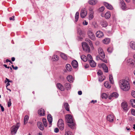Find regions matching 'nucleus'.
Masks as SVG:
<instances>
[{"label":"nucleus","mask_w":135,"mask_h":135,"mask_svg":"<svg viewBox=\"0 0 135 135\" xmlns=\"http://www.w3.org/2000/svg\"><path fill=\"white\" fill-rule=\"evenodd\" d=\"M97 102V100H92L91 101V103H93L94 104V103H96Z\"/></svg>","instance_id":"nucleus-59"},{"label":"nucleus","mask_w":135,"mask_h":135,"mask_svg":"<svg viewBox=\"0 0 135 135\" xmlns=\"http://www.w3.org/2000/svg\"><path fill=\"white\" fill-rule=\"evenodd\" d=\"M97 2V0H89L88 3L89 4L91 5H94Z\"/></svg>","instance_id":"nucleus-24"},{"label":"nucleus","mask_w":135,"mask_h":135,"mask_svg":"<svg viewBox=\"0 0 135 135\" xmlns=\"http://www.w3.org/2000/svg\"><path fill=\"white\" fill-rule=\"evenodd\" d=\"M38 114L41 116H44L45 114V111L44 109L42 108L39 109L38 111Z\"/></svg>","instance_id":"nucleus-13"},{"label":"nucleus","mask_w":135,"mask_h":135,"mask_svg":"<svg viewBox=\"0 0 135 135\" xmlns=\"http://www.w3.org/2000/svg\"><path fill=\"white\" fill-rule=\"evenodd\" d=\"M64 106L65 109L68 111H69V106L67 103H64Z\"/></svg>","instance_id":"nucleus-23"},{"label":"nucleus","mask_w":135,"mask_h":135,"mask_svg":"<svg viewBox=\"0 0 135 135\" xmlns=\"http://www.w3.org/2000/svg\"><path fill=\"white\" fill-rule=\"evenodd\" d=\"M0 106L1 108V111L2 112H3L4 111V108L3 107V106H2L0 104Z\"/></svg>","instance_id":"nucleus-56"},{"label":"nucleus","mask_w":135,"mask_h":135,"mask_svg":"<svg viewBox=\"0 0 135 135\" xmlns=\"http://www.w3.org/2000/svg\"><path fill=\"white\" fill-rule=\"evenodd\" d=\"M109 79L110 83L113 84L114 83V81L113 80V77L112 75H109Z\"/></svg>","instance_id":"nucleus-41"},{"label":"nucleus","mask_w":135,"mask_h":135,"mask_svg":"<svg viewBox=\"0 0 135 135\" xmlns=\"http://www.w3.org/2000/svg\"><path fill=\"white\" fill-rule=\"evenodd\" d=\"M87 60L88 59L89 61L92 60V58L91 55L90 54H88L87 55Z\"/></svg>","instance_id":"nucleus-42"},{"label":"nucleus","mask_w":135,"mask_h":135,"mask_svg":"<svg viewBox=\"0 0 135 135\" xmlns=\"http://www.w3.org/2000/svg\"><path fill=\"white\" fill-rule=\"evenodd\" d=\"M89 65L88 64H86L85 65L84 67L86 69L89 67Z\"/></svg>","instance_id":"nucleus-63"},{"label":"nucleus","mask_w":135,"mask_h":135,"mask_svg":"<svg viewBox=\"0 0 135 135\" xmlns=\"http://www.w3.org/2000/svg\"><path fill=\"white\" fill-rule=\"evenodd\" d=\"M130 46L131 48L135 50V42L134 41H131L130 44Z\"/></svg>","instance_id":"nucleus-28"},{"label":"nucleus","mask_w":135,"mask_h":135,"mask_svg":"<svg viewBox=\"0 0 135 135\" xmlns=\"http://www.w3.org/2000/svg\"><path fill=\"white\" fill-rule=\"evenodd\" d=\"M37 125L39 128L41 130H43L44 129V126L42 125V123L40 122H38Z\"/></svg>","instance_id":"nucleus-19"},{"label":"nucleus","mask_w":135,"mask_h":135,"mask_svg":"<svg viewBox=\"0 0 135 135\" xmlns=\"http://www.w3.org/2000/svg\"><path fill=\"white\" fill-rule=\"evenodd\" d=\"M104 85L105 87L109 88L110 87V85L109 83L108 82H105L104 83Z\"/></svg>","instance_id":"nucleus-38"},{"label":"nucleus","mask_w":135,"mask_h":135,"mask_svg":"<svg viewBox=\"0 0 135 135\" xmlns=\"http://www.w3.org/2000/svg\"><path fill=\"white\" fill-rule=\"evenodd\" d=\"M127 62L129 64L134 65V61L132 59H129L127 60Z\"/></svg>","instance_id":"nucleus-26"},{"label":"nucleus","mask_w":135,"mask_h":135,"mask_svg":"<svg viewBox=\"0 0 135 135\" xmlns=\"http://www.w3.org/2000/svg\"><path fill=\"white\" fill-rule=\"evenodd\" d=\"M102 98L106 99L107 98L108 96L105 93H103L102 94Z\"/></svg>","instance_id":"nucleus-44"},{"label":"nucleus","mask_w":135,"mask_h":135,"mask_svg":"<svg viewBox=\"0 0 135 135\" xmlns=\"http://www.w3.org/2000/svg\"><path fill=\"white\" fill-rule=\"evenodd\" d=\"M109 39H104L103 40V42L104 43L107 44L109 43Z\"/></svg>","instance_id":"nucleus-46"},{"label":"nucleus","mask_w":135,"mask_h":135,"mask_svg":"<svg viewBox=\"0 0 135 135\" xmlns=\"http://www.w3.org/2000/svg\"><path fill=\"white\" fill-rule=\"evenodd\" d=\"M110 17V13L109 12H107L105 14V17L106 19H109Z\"/></svg>","instance_id":"nucleus-32"},{"label":"nucleus","mask_w":135,"mask_h":135,"mask_svg":"<svg viewBox=\"0 0 135 135\" xmlns=\"http://www.w3.org/2000/svg\"><path fill=\"white\" fill-rule=\"evenodd\" d=\"M11 105V99H9V101L8 102V107H10Z\"/></svg>","instance_id":"nucleus-49"},{"label":"nucleus","mask_w":135,"mask_h":135,"mask_svg":"<svg viewBox=\"0 0 135 135\" xmlns=\"http://www.w3.org/2000/svg\"><path fill=\"white\" fill-rule=\"evenodd\" d=\"M87 15V12L85 8H82L80 13L81 17L82 18H83L86 16Z\"/></svg>","instance_id":"nucleus-8"},{"label":"nucleus","mask_w":135,"mask_h":135,"mask_svg":"<svg viewBox=\"0 0 135 135\" xmlns=\"http://www.w3.org/2000/svg\"><path fill=\"white\" fill-rule=\"evenodd\" d=\"M42 122L44 124V126L45 127H47V126L46 120V119L44 118L42 119Z\"/></svg>","instance_id":"nucleus-40"},{"label":"nucleus","mask_w":135,"mask_h":135,"mask_svg":"<svg viewBox=\"0 0 135 135\" xmlns=\"http://www.w3.org/2000/svg\"><path fill=\"white\" fill-rule=\"evenodd\" d=\"M120 3L121 5V8L123 10H124L126 8V4L123 0H120Z\"/></svg>","instance_id":"nucleus-11"},{"label":"nucleus","mask_w":135,"mask_h":135,"mask_svg":"<svg viewBox=\"0 0 135 135\" xmlns=\"http://www.w3.org/2000/svg\"><path fill=\"white\" fill-rule=\"evenodd\" d=\"M12 68L15 70H17V69L18 68L17 66H15V67H14L13 65H12Z\"/></svg>","instance_id":"nucleus-57"},{"label":"nucleus","mask_w":135,"mask_h":135,"mask_svg":"<svg viewBox=\"0 0 135 135\" xmlns=\"http://www.w3.org/2000/svg\"><path fill=\"white\" fill-rule=\"evenodd\" d=\"M65 120L66 122L69 123L73 122V118L72 116L70 114L66 115L65 116Z\"/></svg>","instance_id":"nucleus-4"},{"label":"nucleus","mask_w":135,"mask_h":135,"mask_svg":"<svg viewBox=\"0 0 135 135\" xmlns=\"http://www.w3.org/2000/svg\"><path fill=\"white\" fill-rule=\"evenodd\" d=\"M120 88L124 91H128L129 90L130 86L128 82L126 80L122 79L119 81Z\"/></svg>","instance_id":"nucleus-1"},{"label":"nucleus","mask_w":135,"mask_h":135,"mask_svg":"<svg viewBox=\"0 0 135 135\" xmlns=\"http://www.w3.org/2000/svg\"><path fill=\"white\" fill-rule=\"evenodd\" d=\"M3 66L5 67L6 68L9 69L10 68V67L9 66H7V65L6 64H4L3 65Z\"/></svg>","instance_id":"nucleus-64"},{"label":"nucleus","mask_w":135,"mask_h":135,"mask_svg":"<svg viewBox=\"0 0 135 135\" xmlns=\"http://www.w3.org/2000/svg\"><path fill=\"white\" fill-rule=\"evenodd\" d=\"M71 65L74 68H76L78 66V64L76 61L74 60L71 62Z\"/></svg>","instance_id":"nucleus-18"},{"label":"nucleus","mask_w":135,"mask_h":135,"mask_svg":"<svg viewBox=\"0 0 135 135\" xmlns=\"http://www.w3.org/2000/svg\"><path fill=\"white\" fill-rule=\"evenodd\" d=\"M60 56L64 60H66L67 59V55L64 53H61L60 54Z\"/></svg>","instance_id":"nucleus-30"},{"label":"nucleus","mask_w":135,"mask_h":135,"mask_svg":"<svg viewBox=\"0 0 135 135\" xmlns=\"http://www.w3.org/2000/svg\"><path fill=\"white\" fill-rule=\"evenodd\" d=\"M130 102L131 105L133 108H135V99H132L130 100Z\"/></svg>","instance_id":"nucleus-35"},{"label":"nucleus","mask_w":135,"mask_h":135,"mask_svg":"<svg viewBox=\"0 0 135 135\" xmlns=\"http://www.w3.org/2000/svg\"><path fill=\"white\" fill-rule=\"evenodd\" d=\"M121 107L123 110L125 112H127L128 110V105L126 102H123L121 104Z\"/></svg>","instance_id":"nucleus-7"},{"label":"nucleus","mask_w":135,"mask_h":135,"mask_svg":"<svg viewBox=\"0 0 135 135\" xmlns=\"http://www.w3.org/2000/svg\"><path fill=\"white\" fill-rule=\"evenodd\" d=\"M98 52L100 56L103 59H104L105 56V54L102 49L100 47L98 49Z\"/></svg>","instance_id":"nucleus-9"},{"label":"nucleus","mask_w":135,"mask_h":135,"mask_svg":"<svg viewBox=\"0 0 135 135\" xmlns=\"http://www.w3.org/2000/svg\"><path fill=\"white\" fill-rule=\"evenodd\" d=\"M101 65L105 73H108V68L106 65L104 63H102Z\"/></svg>","instance_id":"nucleus-12"},{"label":"nucleus","mask_w":135,"mask_h":135,"mask_svg":"<svg viewBox=\"0 0 135 135\" xmlns=\"http://www.w3.org/2000/svg\"><path fill=\"white\" fill-rule=\"evenodd\" d=\"M96 59H97V60H101V58H100V57L98 56H96Z\"/></svg>","instance_id":"nucleus-62"},{"label":"nucleus","mask_w":135,"mask_h":135,"mask_svg":"<svg viewBox=\"0 0 135 135\" xmlns=\"http://www.w3.org/2000/svg\"><path fill=\"white\" fill-rule=\"evenodd\" d=\"M79 15V12H77L75 14V21L76 22H77L78 20Z\"/></svg>","instance_id":"nucleus-39"},{"label":"nucleus","mask_w":135,"mask_h":135,"mask_svg":"<svg viewBox=\"0 0 135 135\" xmlns=\"http://www.w3.org/2000/svg\"><path fill=\"white\" fill-rule=\"evenodd\" d=\"M65 135H72V132L70 131H68L66 129H65Z\"/></svg>","instance_id":"nucleus-37"},{"label":"nucleus","mask_w":135,"mask_h":135,"mask_svg":"<svg viewBox=\"0 0 135 135\" xmlns=\"http://www.w3.org/2000/svg\"><path fill=\"white\" fill-rule=\"evenodd\" d=\"M81 44L83 50L86 52L89 53L90 50L88 44L85 42H82Z\"/></svg>","instance_id":"nucleus-3"},{"label":"nucleus","mask_w":135,"mask_h":135,"mask_svg":"<svg viewBox=\"0 0 135 135\" xmlns=\"http://www.w3.org/2000/svg\"><path fill=\"white\" fill-rule=\"evenodd\" d=\"M66 68L67 70L68 71H71L72 70V68L70 65L69 64H68L66 65Z\"/></svg>","instance_id":"nucleus-31"},{"label":"nucleus","mask_w":135,"mask_h":135,"mask_svg":"<svg viewBox=\"0 0 135 135\" xmlns=\"http://www.w3.org/2000/svg\"><path fill=\"white\" fill-rule=\"evenodd\" d=\"M96 35L97 37L100 38L103 36V34L102 32L99 31L96 32Z\"/></svg>","instance_id":"nucleus-17"},{"label":"nucleus","mask_w":135,"mask_h":135,"mask_svg":"<svg viewBox=\"0 0 135 135\" xmlns=\"http://www.w3.org/2000/svg\"><path fill=\"white\" fill-rule=\"evenodd\" d=\"M29 117L28 115H26L25 116L24 121V124H26L27 123L29 119Z\"/></svg>","instance_id":"nucleus-33"},{"label":"nucleus","mask_w":135,"mask_h":135,"mask_svg":"<svg viewBox=\"0 0 135 135\" xmlns=\"http://www.w3.org/2000/svg\"><path fill=\"white\" fill-rule=\"evenodd\" d=\"M119 96L118 94L116 92H114L111 94L110 95L109 97V98L110 99H112V97H114L115 98H117Z\"/></svg>","instance_id":"nucleus-10"},{"label":"nucleus","mask_w":135,"mask_h":135,"mask_svg":"<svg viewBox=\"0 0 135 135\" xmlns=\"http://www.w3.org/2000/svg\"><path fill=\"white\" fill-rule=\"evenodd\" d=\"M88 22L86 21H84L83 22V24L84 25H86L88 24Z\"/></svg>","instance_id":"nucleus-54"},{"label":"nucleus","mask_w":135,"mask_h":135,"mask_svg":"<svg viewBox=\"0 0 135 135\" xmlns=\"http://www.w3.org/2000/svg\"><path fill=\"white\" fill-rule=\"evenodd\" d=\"M6 80L5 81V83H6L7 81L8 82H9V80L7 79V78H6Z\"/></svg>","instance_id":"nucleus-61"},{"label":"nucleus","mask_w":135,"mask_h":135,"mask_svg":"<svg viewBox=\"0 0 135 135\" xmlns=\"http://www.w3.org/2000/svg\"><path fill=\"white\" fill-rule=\"evenodd\" d=\"M100 23L101 25L104 27H106L108 25L107 21L104 20L101 21Z\"/></svg>","instance_id":"nucleus-22"},{"label":"nucleus","mask_w":135,"mask_h":135,"mask_svg":"<svg viewBox=\"0 0 135 135\" xmlns=\"http://www.w3.org/2000/svg\"><path fill=\"white\" fill-rule=\"evenodd\" d=\"M54 132L55 133H58L59 131V129L57 128H56L54 129Z\"/></svg>","instance_id":"nucleus-55"},{"label":"nucleus","mask_w":135,"mask_h":135,"mask_svg":"<svg viewBox=\"0 0 135 135\" xmlns=\"http://www.w3.org/2000/svg\"><path fill=\"white\" fill-rule=\"evenodd\" d=\"M71 124H68V126L71 129L74 128L75 127V124L74 123V122Z\"/></svg>","instance_id":"nucleus-43"},{"label":"nucleus","mask_w":135,"mask_h":135,"mask_svg":"<svg viewBox=\"0 0 135 135\" xmlns=\"http://www.w3.org/2000/svg\"><path fill=\"white\" fill-rule=\"evenodd\" d=\"M90 66L92 67H95L96 65V64L95 62L93 60L89 61Z\"/></svg>","instance_id":"nucleus-27"},{"label":"nucleus","mask_w":135,"mask_h":135,"mask_svg":"<svg viewBox=\"0 0 135 135\" xmlns=\"http://www.w3.org/2000/svg\"><path fill=\"white\" fill-rule=\"evenodd\" d=\"M101 60L105 63H107V60L106 59H101Z\"/></svg>","instance_id":"nucleus-53"},{"label":"nucleus","mask_w":135,"mask_h":135,"mask_svg":"<svg viewBox=\"0 0 135 135\" xmlns=\"http://www.w3.org/2000/svg\"><path fill=\"white\" fill-rule=\"evenodd\" d=\"M104 6L107 8L108 9L112 10L113 8L112 6L110 4H109L108 3L105 2L104 3Z\"/></svg>","instance_id":"nucleus-20"},{"label":"nucleus","mask_w":135,"mask_h":135,"mask_svg":"<svg viewBox=\"0 0 135 135\" xmlns=\"http://www.w3.org/2000/svg\"><path fill=\"white\" fill-rule=\"evenodd\" d=\"M78 94L79 95H81L82 94V92L81 91H79L78 92Z\"/></svg>","instance_id":"nucleus-60"},{"label":"nucleus","mask_w":135,"mask_h":135,"mask_svg":"<svg viewBox=\"0 0 135 135\" xmlns=\"http://www.w3.org/2000/svg\"><path fill=\"white\" fill-rule=\"evenodd\" d=\"M107 118L109 122H112L113 121L114 116L113 115L109 114L108 115Z\"/></svg>","instance_id":"nucleus-14"},{"label":"nucleus","mask_w":135,"mask_h":135,"mask_svg":"<svg viewBox=\"0 0 135 135\" xmlns=\"http://www.w3.org/2000/svg\"><path fill=\"white\" fill-rule=\"evenodd\" d=\"M47 118L48 121L49 123V124L51 125V126H49V127H50L51 126V125L52 124V117L50 114H49L47 115Z\"/></svg>","instance_id":"nucleus-15"},{"label":"nucleus","mask_w":135,"mask_h":135,"mask_svg":"<svg viewBox=\"0 0 135 135\" xmlns=\"http://www.w3.org/2000/svg\"><path fill=\"white\" fill-rule=\"evenodd\" d=\"M14 17H15V16H13L12 17H10L9 18V20H15V19H14Z\"/></svg>","instance_id":"nucleus-58"},{"label":"nucleus","mask_w":135,"mask_h":135,"mask_svg":"<svg viewBox=\"0 0 135 135\" xmlns=\"http://www.w3.org/2000/svg\"><path fill=\"white\" fill-rule=\"evenodd\" d=\"M64 86L68 90L70 89L71 87L70 84L69 83H65L64 85Z\"/></svg>","instance_id":"nucleus-25"},{"label":"nucleus","mask_w":135,"mask_h":135,"mask_svg":"<svg viewBox=\"0 0 135 135\" xmlns=\"http://www.w3.org/2000/svg\"><path fill=\"white\" fill-rule=\"evenodd\" d=\"M97 74L98 75L100 76L102 74V71L100 70H99L97 72Z\"/></svg>","instance_id":"nucleus-50"},{"label":"nucleus","mask_w":135,"mask_h":135,"mask_svg":"<svg viewBox=\"0 0 135 135\" xmlns=\"http://www.w3.org/2000/svg\"><path fill=\"white\" fill-rule=\"evenodd\" d=\"M104 9V7L103 6H102L98 10L99 11L102 12L103 11Z\"/></svg>","instance_id":"nucleus-48"},{"label":"nucleus","mask_w":135,"mask_h":135,"mask_svg":"<svg viewBox=\"0 0 135 135\" xmlns=\"http://www.w3.org/2000/svg\"><path fill=\"white\" fill-rule=\"evenodd\" d=\"M93 12H92V11H91L90 12L89 16V20H91L93 18Z\"/></svg>","instance_id":"nucleus-34"},{"label":"nucleus","mask_w":135,"mask_h":135,"mask_svg":"<svg viewBox=\"0 0 135 135\" xmlns=\"http://www.w3.org/2000/svg\"><path fill=\"white\" fill-rule=\"evenodd\" d=\"M66 79L67 80L70 82L73 81V77L71 75H69L67 76Z\"/></svg>","instance_id":"nucleus-29"},{"label":"nucleus","mask_w":135,"mask_h":135,"mask_svg":"<svg viewBox=\"0 0 135 135\" xmlns=\"http://www.w3.org/2000/svg\"><path fill=\"white\" fill-rule=\"evenodd\" d=\"M85 41L89 43V45H90L91 49L92 50L94 49V47L93 46V45L92 44V41L89 39L86 38L85 39Z\"/></svg>","instance_id":"nucleus-21"},{"label":"nucleus","mask_w":135,"mask_h":135,"mask_svg":"<svg viewBox=\"0 0 135 135\" xmlns=\"http://www.w3.org/2000/svg\"><path fill=\"white\" fill-rule=\"evenodd\" d=\"M53 58L54 59V61L58 60L59 59L58 56L57 55H54L53 56Z\"/></svg>","instance_id":"nucleus-45"},{"label":"nucleus","mask_w":135,"mask_h":135,"mask_svg":"<svg viewBox=\"0 0 135 135\" xmlns=\"http://www.w3.org/2000/svg\"><path fill=\"white\" fill-rule=\"evenodd\" d=\"M107 50L109 53H110L112 51L113 49L112 47H109L108 49Z\"/></svg>","instance_id":"nucleus-47"},{"label":"nucleus","mask_w":135,"mask_h":135,"mask_svg":"<svg viewBox=\"0 0 135 135\" xmlns=\"http://www.w3.org/2000/svg\"><path fill=\"white\" fill-rule=\"evenodd\" d=\"M131 95L133 97L135 98V91L134 90H132L131 92Z\"/></svg>","instance_id":"nucleus-51"},{"label":"nucleus","mask_w":135,"mask_h":135,"mask_svg":"<svg viewBox=\"0 0 135 135\" xmlns=\"http://www.w3.org/2000/svg\"><path fill=\"white\" fill-rule=\"evenodd\" d=\"M58 125L59 128L61 130H63L64 128V121L62 119L59 120L58 122Z\"/></svg>","instance_id":"nucleus-5"},{"label":"nucleus","mask_w":135,"mask_h":135,"mask_svg":"<svg viewBox=\"0 0 135 135\" xmlns=\"http://www.w3.org/2000/svg\"><path fill=\"white\" fill-rule=\"evenodd\" d=\"M20 126V124L17 123L16 125L12 126L11 128L10 131L11 135H15Z\"/></svg>","instance_id":"nucleus-2"},{"label":"nucleus","mask_w":135,"mask_h":135,"mask_svg":"<svg viewBox=\"0 0 135 135\" xmlns=\"http://www.w3.org/2000/svg\"><path fill=\"white\" fill-rule=\"evenodd\" d=\"M56 86L58 89L61 91H64V86L61 83H57L56 84Z\"/></svg>","instance_id":"nucleus-16"},{"label":"nucleus","mask_w":135,"mask_h":135,"mask_svg":"<svg viewBox=\"0 0 135 135\" xmlns=\"http://www.w3.org/2000/svg\"><path fill=\"white\" fill-rule=\"evenodd\" d=\"M81 60L84 62H86L87 60L86 57L84 55H81Z\"/></svg>","instance_id":"nucleus-36"},{"label":"nucleus","mask_w":135,"mask_h":135,"mask_svg":"<svg viewBox=\"0 0 135 135\" xmlns=\"http://www.w3.org/2000/svg\"><path fill=\"white\" fill-rule=\"evenodd\" d=\"M131 113L132 115L135 116V110L134 109H132Z\"/></svg>","instance_id":"nucleus-52"},{"label":"nucleus","mask_w":135,"mask_h":135,"mask_svg":"<svg viewBox=\"0 0 135 135\" xmlns=\"http://www.w3.org/2000/svg\"><path fill=\"white\" fill-rule=\"evenodd\" d=\"M88 34L89 37L91 40H95V36L94 35L90 30H89L88 32Z\"/></svg>","instance_id":"nucleus-6"}]
</instances>
